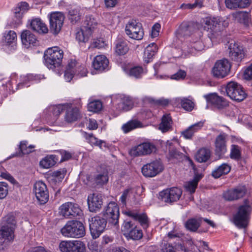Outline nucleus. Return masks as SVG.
I'll list each match as a JSON object with an SVG mask.
<instances>
[{
    "label": "nucleus",
    "mask_w": 252,
    "mask_h": 252,
    "mask_svg": "<svg viewBox=\"0 0 252 252\" xmlns=\"http://www.w3.org/2000/svg\"><path fill=\"white\" fill-rule=\"evenodd\" d=\"M231 170V167L227 163H223L213 170L212 175L215 178H218L222 175L228 174Z\"/></svg>",
    "instance_id": "f704fd0d"
},
{
    "label": "nucleus",
    "mask_w": 252,
    "mask_h": 252,
    "mask_svg": "<svg viewBox=\"0 0 252 252\" xmlns=\"http://www.w3.org/2000/svg\"><path fill=\"white\" fill-rule=\"evenodd\" d=\"M204 97L208 102L218 109H223L228 105V102L225 98L215 94L205 95Z\"/></svg>",
    "instance_id": "4be33fe9"
},
{
    "label": "nucleus",
    "mask_w": 252,
    "mask_h": 252,
    "mask_svg": "<svg viewBox=\"0 0 252 252\" xmlns=\"http://www.w3.org/2000/svg\"><path fill=\"white\" fill-rule=\"evenodd\" d=\"M126 32L130 38L136 40L141 39L144 35L141 24L134 20H132L126 24Z\"/></svg>",
    "instance_id": "ddd939ff"
},
{
    "label": "nucleus",
    "mask_w": 252,
    "mask_h": 252,
    "mask_svg": "<svg viewBox=\"0 0 252 252\" xmlns=\"http://www.w3.org/2000/svg\"><path fill=\"white\" fill-rule=\"evenodd\" d=\"M50 30L54 34H58L63 27L64 16L62 12H54L49 15Z\"/></svg>",
    "instance_id": "9b49d317"
},
{
    "label": "nucleus",
    "mask_w": 252,
    "mask_h": 252,
    "mask_svg": "<svg viewBox=\"0 0 252 252\" xmlns=\"http://www.w3.org/2000/svg\"><path fill=\"white\" fill-rule=\"evenodd\" d=\"M3 40L9 45L12 44L17 40V34L14 31H9L4 33Z\"/></svg>",
    "instance_id": "8fccbe9b"
},
{
    "label": "nucleus",
    "mask_w": 252,
    "mask_h": 252,
    "mask_svg": "<svg viewBox=\"0 0 252 252\" xmlns=\"http://www.w3.org/2000/svg\"><path fill=\"white\" fill-rule=\"evenodd\" d=\"M244 76L246 80L252 79V63L245 70Z\"/></svg>",
    "instance_id": "774afa93"
},
{
    "label": "nucleus",
    "mask_w": 252,
    "mask_h": 252,
    "mask_svg": "<svg viewBox=\"0 0 252 252\" xmlns=\"http://www.w3.org/2000/svg\"><path fill=\"white\" fill-rule=\"evenodd\" d=\"M81 117L79 109L76 107L70 106L66 108L64 115V120L68 123L77 121Z\"/></svg>",
    "instance_id": "5701e85b"
},
{
    "label": "nucleus",
    "mask_w": 252,
    "mask_h": 252,
    "mask_svg": "<svg viewBox=\"0 0 252 252\" xmlns=\"http://www.w3.org/2000/svg\"><path fill=\"white\" fill-rule=\"evenodd\" d=\"M233 19L245 26H248L250 21V14L246 11H237L232 13Z\"/></svg>",
    "instance_id": "c85d7f7f"
},
{
    "label": "nucleus",
    "mask_w": 252,
    "mask_h": 252,
    "mask_svg": "<svg viewBox=\"0 0 252 252\" xmlns=\"http://www.w3.org/2000/svg\"><path fill=\"white\" fill-rule=\"evenodd\" d=\"M141 170L144 176L153 177L162 171L163 166L160 160H156L144 165Z\"/></svg>",
    "instance_id": "2eb2a0df"
},
{
    "label": "nucleus",
    "mask_w": 252,
    "mask_h": 252,
    "mask_svg": "<svg viewBox=\"0 0 252 252\" xmlns=\"http://www.w3.org/2000/svg\"><path fill=\"white\" fill-rule=\"evenodd\" d=\"M1 225V226H7V227H12L13 228H15L16 221L14 215L11 214H9L3 217Z\"/></svg>",
    "instance_id": "ea45409f"
},
{
    "label": "nucleus",
    "mask_w": 252,
    "mask_h": 252,
    "mask_svg": "<svg viewBox=\"0 0 252 252\" xmlns=\"http://www.w3.org/2000/svg\"><path fill=\"white\" fill-rule=\"evenodd\" d=\"M66 173V170L65 168L60 169L59 170L55 171L53 172V176L57 178L59 181L63 179Z\"/></svg>",
    "instance_id": "052dcab7"
},
{
    "label": "nucleus",
    "mask_w": 252,
    "mask_h": 252,
    "mask_svg": "<svg viewBox=\"0 0 252 252\" xmlns=\"http://www.w3.org/2000/svg\"><path fill=\"white\" fill-rule=\"evenodd\" d=\"M102 216L109 223L116 225L118 223L119 218V208L116 203L110 202L106 208L102 212Z\"/></svg>",
    "instance_id": "1a4fd4ad"
},
{
    "label": "nucleus",
    "mask_w": 252,
    "mask_h": 252,
    "mask_svg": "<svg viewBox=\"0 0 252 252\" xmlns=\"http://www.w3.org/2000/svg\"><path fill=\"white\" fill-rule=\"evenodd\" d=\"M229 56L233 60L237 62L241 61L244 57V52L241 47H240L237 44L230 43L228 47Z\"/></svg>",
    "instance_id": "412c9836"
},
{
    "label": "nucleus",
    "mask_w": 252,
    "mask_h": 252,
    "mask_svg": "<svg viewBox=\"0 0 252 252\" xmlns=\"http://www.w3.org/2000/svg\"><path fill=\"white\" fill-rule=\"evenodd\" d=\"M160 25L158 23H156L154 25L152 29L151 36L153 38L156 37L159 34Z\"/></svg>",
    "instance_id": "0e129e2a"
},
{
    "label": "nucleus",
    "mask_w": 252,
    "mask_h": 252,
    "mask_svg": "<svg viewBox=\"0 0 252 252\" xmlns=\"http://www.w3.org/2000/svg\"><path fill=\"white\" fill-rule=\"evenodd\" d=\"M194 31V27L192 23H182L178 31V33L180 36H189Z\"/></svg>",
    "instance_id": "2f4dec72"
},
{
    "label": "nucleus",
    "mask_w": 252,
    "mask_h": 252,
    "mask_svg": "<svg viewBox=\"0 0 252 252\" xmlns=\"http://www.w3.org/2000/svg\"><path fill=\"white\" fill-rule=\"evenodd\" d=\"M141 123L137 120H131L124 124L122 126V129L125 133H127L130 131L141 127Z\"/></svg>",
    "instance_id": "79ce46f5"
},
{
    "label": "nucleus",
    "mask_w": 252,
    "mask_h": 252,
    "mask_svg": "<svg viewBox=\"0 0 252 252\" xmlns=\"http://www.w3.org/2000/svg\"><path fill=\"white\" fill-rule=\"evenodd\" d=\"M125 214L139 222L143 228H147L148 226V218L145 214H140L136 211H128L126 212Z\"/></svg>",
    "instance_id": "393cba45"
},
{
    "label": "nucleus",
    "mask_w": 252,
    "mask_h": 252,
    "mask_svg": "<svg viewBox=\"0 0 252 252\" xmlns=\"http://www.w3.org/2000/svg\"><path fill=\"white\" fill-rule=\"evenodd\" d=\"M169 154L170 158H171L180 159L183 157V154L178 151L176 149L171 147V144L169 145Z\"/></svg>",
    "instance_id": "13d9d810"
},
{
    "label": "nucleus",
    "mask_w": 252,
    "mask_h": 252,
    "mask_svg": "<svg viewBox=\"0 0 252 252\" xmlns=\"http://www.w3.org/2000/svg\"><path fill=\"white\" fill-rule=\"evenodd\" d=\"M172 119L169 114H166L162 116L161 121L159 125V129L162 132H166L172 127Z\"/></svg>",
    "instance_id": "72a5a7b5"
},
{
    "label": "nucleus",
    "mask_w": 252,
    "mask_h": 252,
    "mask_svg": "<svg viewBox=\"0 0 252 252\" xmlns=\"http://www.w3.org/2000/svg\"><path fill=\"white\" fill-rule=\"evenodd\" d=\"M203 126V123L202 122H198L191 125L188 129L182 132V135L186 139H191L194 132L199 130Z\"/></svg>",
    "instance_id": "7c9ffc66"
},
{
    "label": "nucleus",
    "mask_w": 252,
    "mask_h": 252,
    "mask_svg": "<svg viewBox=\"0 0 252 252\" xmlns=\"http://www.w3.org/2000/svg\"><path fill=\"white\" fill-rule=\"evenodd\" d=\"M227 137V134L221 132L216 138L215 141V153L220 157L223 155L226 152Z\"/></svg>",
    "instance_id": "aec40b11"
},
{
    "label": "nucleus",
    "mask_w": 252,
    "mask_h": 252,
    "mask_svg": "<svg viewBox=\"0 0 252 252\" xmlns=\"http://www.w3.org/2000/svg\"><path fill=\"white\" fill-rule=\"evenodd\" d=\"M225 4L226 7L230 9L238 8L237 0H225Z\"/></svg>",
    "instance_id": "e2e57ef3"
},
{
    "label": "nucleus",
    "mask_w": 252,
    "mask_h": 252,
    "mask_svg": "<svg viewBox=\"0 0 252 252\" xmlns=\"http://www.w3.org/2000/svg\"><path fill=\"white\" fill-rule=\"evenodd\" d=\"M84 136L88 140V142L92 145L98 146L100 148H102L103 145L104 146H105V142L102 140L99 141L97 138L94 136L93 133H87V132H85Z\"/></svg>",
    "instance_id": "a18cd8bd"
},
{
    "label": "nucleus",
    "mask_w": 252,
    "mask_h": 252,
    "mask_svg": "<svg viewBox=\"0 0 252 252\" xmlns=\"http://www.w3.org/2000/svg\"><path fill=\"white\" fill-rule=\"evenodd\" d=\"M247 192V189L245 185L238 186L227 190L223 193L224 198L228 201L237 200L244 197Z\"/></svg>",
    "instance_id": "4468645a"
},
{
    "label": "nucleus",
    "mask_w": 252,
    "mask_h": 252,
    "mask_svg": "<svg viewBox=\"0 0 252 252\" xmlns=\"http://www.w3.org/2000/svg\"><path fill=\"white\" fill-rule=\"evenodd\" d=\"M230 158L236 161L242 158L241 148L237 145H232L230 154Z\"/></svg>",
    "instance_id": "c03bdc74"
},
{
    "label": "nucleus",
    "mask_w": 252,
    "mask_h": 252,
    "mask_svg": "<svg viewBox=\"0 0 252 252\" xmlns=\"http://www.w3.org/2000/svg\"><path fill=\"white\" fill-rule=\"evenodd\" d=\"M108 64L109 61L106 56L99 55L95 57L93 64L95 69L102 71L108 66Z\"/></svg>",
    "instance_id": "cd10ccee"
},
{
    "label": "nucleus",
    "mask_w": 252,
    "mask_h": 252,
    "mask_svg": "<svg viewBox=\"0 0 252 252\" xmlns=\"http://www.w3.org/2000/svg\"><path fill=\"white\" fill-rule=\"evenodd\" d=\"M181 104L183 109L185 110L190 111L194 108V103L190 100L184 98L181 100Z\"/></svg>",
    "instance_id": "864d4df0"
},
{
    "label": "nucleus",
    "mask_w": 252,
    "mask_h": 252,
    "mask_svg": "<svg viewBox=\"0 0 252 252\" xmlns=\"http://www.w3.org/2000/svg\"><path fill=\"white\" fill-rule=\"evenodd\" d=\"M90 35L88 34V32H86V30L83 29L77 32L76 38L79 42H85L88 41Z\"/></svg>",
    "instance_id": "5fc2aeb1"
},
{
    "label": "nucleus",
    "mask_w": 252,
    "mask_h": 252,
    "mask_svg": "<svg viewBox=\"0 0 252 252\" xmlns=\"http://www.w3.org/2000/svg\"><path fill=\"white\" fill-rule=\"evenodd\" d=\"M63 52L58 47L48 48L44 53L45 65L54 70L61 66L63 58Z\"/></svg>",
    "instance_id": "f257e3e1"
},
{
    "label": "nucleus",
    "mask_w": 252,
    "mask_h": 252,
    "mask_svg": "<svg viewBox=\"0 0 252 252\" xmlns=\"http://www.w3.org/2000/svg\"><path fill=\"white\" fill-rule=\"evenodd\" d=\"M68 18L72 23L74 24L80 19L79 8H70L68 11Z\"/></svg>",
    "instance_id": "49530a36"
},
{
    "label": "nucleus",
    "mask_w": 252,
    "mask_h": 252,
    "mask_svg": "<svg viewBox=\"0 0 252 252\" xmlns=\"http://www.w3.org/2000/svg\"><path fill=\"white\" fill-rule=\"evenodd\" d=\"M136 225L130 220H126L122 225V231L124 232L126 236L130 231L132 230Z\"/></svg>",
    "instance_id": "3c124183"
},
{
    "label": "nucleus",
    "mask_w": 252,
    "mask_h": 252,
    "mask_svg": "<svg viewBox=\"0 0 252 252\" xmlns=\"http://www.w3.org/2000/svg\"><path fill=\"white\" fill-rule=\"evenodd\" d=\"M90 223L91 234L93 238H98L104 231L107 224L106 219L95 216L91 219Z\"/></svg>",
    "instance_id": "39448f33"
},
{
    "label": "nucleus",
    "mask_w": 252,
    "mask_h": 252,
    "mask_svg": "<svg viewBox=\"0 0 252 252\" xmlns=\"http://www.w3.org/2000/svg\"><path fill=\"white\" fill-rule=\"evenodd\" d=\"M204 28L208 32V35L211 39L217 38L220 36V22L216 18H206Z\"/></svg>",
    "instance_id": "6e6552de"
},
{
    "label": "nucleus",
    "mask_w": 252,
    "mask_h": 252,
    "mask_svg": "<svg viewBox=\"0 0 252 252\" xmlns=\"http://www.w3.org/2000/svg\"><path fill=\"white\" fill-rule=\"evenodd\" d=\"M62 252H86L85 244L81 241H63L59 245Z\"/></svg>",
    "instance_id": "9d476101"
},
{
    "label": "nucleus",
    "mask_w": 252,
    "mask_h": 252,
    "mask_svg": "<svg viewBox=\"0 0 252 252\" xmlns=\"http://www.w3.org/2000/svg\"><path fill=\"white\" fill-rule=\"evenodd\" d=\"M61 233L65 237L81 238L85 234L83 223L77 220L68 221L61 229Z\"/></svg>",
    "instance_id": "7ed1b4c3"
},
{
    "label": "nucleus",
    "mask_w": 252,
    "mask_h": 252,
    "mask_svg": "<svg viewBox=\"0 0 252 252\" xmlns=\"http://www.w3.org/2000/svg\"><path fill=\"white\" fill-rule=\"evenodd\" d=\"M186 76V72L182 70H180L172 76L171 78L175 80L183 79Z\"/></svg>",
    "instance_id": "338daca9"
},
{
    "label": "nucleus",
    "mask_w": 252,
    "mask_h": 252,
    "mask_svg": "<svg viewBox=\"0 0 252 252\" xmlns=\"http://www.w3.org/2000/svg\"><path fill=\"white\" fill-rule=\"evenodd\" d=\"M61 214L66 218L80 217L82 214V211L80 206L76 204L68 202L63 204L60 208Z\"/></svg>",
    "instance_id": "0eeeda50"
},
{
    "label": "nucleus",
    "mask_w": 252,
    "mask_h": 252,
    "mask_svg": "<svg viewBox=\"0 0 252 252\" xmlns=\"http://www.w3.org/2000/svg\"><path fill=\"white\" fill-rule=\"evenodd\" d=\"M133 102L128 97H124L118 104L117 109L120 111H127L133 107Z\"/></svg>",
    "instance_id": "473e14b6"
},
{
    "label": "nucleus",
    "mask_w": 252,
    "mask_h": 252,
    "mask_svg": "<svg viewBox=\"0 0 252 252\" xmlns=\"http://www.w3.org/2000/svg\"><path fill=\"white\" fill-rule=\"evenodd\" d=\"M224 89L228 96L231 99L238 102L243 101L247 95L242 86L236 82H229Z\"/></svg>",
    "instance_id": "20e7f679"
},
{
    "label": "nucleus",
    "mask_w": 252,
    "mask_h": 252,
    "mask_svg": "<svg viewBox=\"0 0 252 252\" xmlns=\"http://www.w3.org/2000/svg\"><path fill=\"white\" fill-rule=\"evenodd\" d=\"M102 108V104L99 100H94L90 102L88 105V110L91 112L97 113Z\"/></svg>",
    "instance_id": "09e8293b"
},
{
    "label": "nucleus",
    "mask_w": 252,
    "mask_h": 252,
    "mask_svg": "<svg viewBox=\"0 0 252 252\" xmlns=\"http://www.w3.org/2000/svg\"><path fill=\"white\" fill-rule=\"evenodd\" d=\"M97 22L95 19L91 16H87L84 21V29L88 32V34H91L92 32L97 25Z\"/></svg>",
    "instance_id": "58836bf2"
},
{
    "label": "nucleus",
    "mask_w": 252,
    "mask_h": 252,
    "mask_svg": "<svg viewBox=\"0 0 252 252\" xmlns=\"http://www.w3.org/2000/svg\"><path fill=\"white\" fill-rule=\"evenodd\" d=\"M21 38L23 44L27 48L31 45H34L37 41L35 35L29 30H27L21 33Z\"/></svg>",
    "instance_id": "a878e982"
},
{
    "label": "nucleus",
    "mask_w": 252,
    "mask_h": 252,
    "mask_svg": "<svg viewBox=\"0 0 252 252\" xmlns=\"http://www.w3.org/2000/svg\"><path fill=\"white\" fill-rule=\"evenodd\" d=\"M252 208L248 199H245L244 204L240 206L238 211L234 216V222L239 228H245L248 224V221Z\"/></svg>",
    "instance_id": "f03ea898"
},
{
    "label": "nucleus",
    "mask_w": 252,
    "mask_h": 252,
    "mask_svg": "<svg viewBox=\"0 0 252 252\" xmlns=\"http://www.w3.org/2000/svg\"><path fill=\"white\" fill-rule=\"evenodd\" d=\"M126 236L132 240H138L142 238L143 232L142 230L138 229L137 226H135L129 233L126 234Z\"/></svg>",
    "instance_id": "de8ad7c7"
},
{
    "label": "nucleus",
    "mask_w": 252,
    "mask_h": 252,
    "mask_svg": "<svg viewBox=\"0 0 252 252\" xmlns=\"http://www.w3.org/2000/svg\"><path fill=\"white\" fill-rule=\"evenodd\" d=\"M29 4L26 2H22L17 4L14 9L15 24L17 25L21 24L23 14L28 9Z\"/></svg>",
    "instance_id": "b1692460"
},
{
    "label": "nucleus",
    "mask_w": 252,
    "mask_h": 252,
    "mask_svg": "<svg viewBox=\"0 0 252 252\" xmlns=\"http://www.w3.org/2000/svg\"><path fill=\"white\" fill-rule=\"evenodd\" d=\"M157 51L158 47L155 43H153L149 45L144 51L143 56L144 62L146 63H150Z\"/></svg>",
    "instance_id": "c756f323"
},
{
    "label": "nucleus",
    "mask_w": 252,
    "mask_h": 252,
    "mask_svg": "<svg viewBox=\"0 0 252 252\" xmlns=\"http://www.w3.org/2000/svg\"><path fill=\"white\" fill-rule=\"evenodd\" d=\"M12 227L1 226L0 229V249L3 250L14 238V230Z\"/></svg>",
    "instance_id": "a211bd4d"
},
{
    "label": "nucleus",
    "mask_w": 252,
    "mask_h": 252,
    "mask_svg": "<svg viewBox=\"0 0 252 252\" xmlns=\"http://www.w3.org/2000/svg\"><path fill=\"white\" fill-rule=\"evenodd\" d=\"M202 218L189 219L185 223L186 228L192 232H195L200 225Z\"/></svg>",
    "instance_id": "4c0bfd02"
},
{
    "label": "nucleus",
    "mask_w": 252,
    "mask_h": 252,
    "mask_svg": "<svg viewBox=\"0 0 252 252\" xmlns=\"http://www.w3.org/2000/svg\"><path fill=\"white\" fill-rule=\"evenodd\" d=\"M8 194V185L6 183L0 182V199L4 198Z\"/></svg>",
    "instance_id": "bf43d9fd"
},
{
    "label": "nucleus",
    "mask_w": 252,
    "mask_h": 252,
    "mask_svg": "<svg viewBox=\"0 0 252 252\" xmlns=\"http://www.w3.org/2000/svg\"><path fill=\"white\" fill-rule=\"evenodd\" d=\"M146 100L150 103L157 105L166 106L169 103V100L164 98L156 100L151 97H148Z\"/></svg>",
    "instance_id": "6e6d98bb"
},
{
    "label": "nucleus",
    "mask_w": 252,
    "mask_h": 252,
    "mask_svg": "<svg viewBox=\"0 0 252 252\" xmlns=\"http://www.w3.org/2000/svg\"><path fill=\"white\" fill-rule=\"evenodd\" d=\"M30 27L32 30L39 33H46L48 32L46 25L39 18L32 19L30 23Z\"/></svg>",
    "instance_id": "bb28decb"
},
{
    "label": "nucleus",
    "mask_w": 252,
    "mask_h": 252,
    "mask_svg": "<svg viewBox=\"0 0 252 252\" xmlns=\"http://www.w3.org/2000/svg\"><path fill=\"white\" fill-rule=\"evenodd\" d=\"M231 65L229 61L223 59L215 63L212 70L213 74L215 77L222 78L228 74Z\"/></svg>",
    "instance_id": "f8f14e48"
},
{
    "label": "nucleus",
    "mask_w": 252,
    "mask_h": 252,
    "mask_svg": "<svg viewBox=\"0 0 252 252\" xmlns=\"http://www.w3.org/2000/svg\"><path fill=\"white\" fill-rule=\"evenodd\" d=\"M200 178V176H196L192 181L186 182L184 185L186 191H189L190 193H194Z\"/></svg>",
    "instance_id": "a19ab883"
},
{
    "label": "nucleus",
    "mask_w": 252,
    "mask_h": 252,
    "mask_svg": "<svg viewBox=\"0 0 252 252\" xmlns=\"http://www.w3.org/2000/svg\"><path fill=\"white\" fill-rule=\"evenodd\" d=\"M108 179L107 171L104 170L95 176L94 181L97 185H103L108 182Z\"/></svg>",
    "instance_id": "37998d69"
},
{
    "label": "nucleus",
    "mask_w": 252,
    "mask_h": 252,
    "mask_svg": "<svg viewBox=\"0 0 252 252\" xmlns=\"http://www.w3.org/2000/svg\"><path fill=\"white\" fill-rule=\"evenodd\" d=\"M36 197L41 204L46 203L49 199V192L46 184L42 181L36 182L33 187Z\"/></svg>",
    "instance_id": "f3484780"
},
{
    "label": "nucleus",
    "mask_w": 252,
    "mask_h": 252,
    "mask_svg": "<svg viewBox=\"0 0 252 252\" xmlns=\"http://www.w3.org/2000/svg\"><path fill=\"white\" fill-rule=\"evenodd\" d=\"M156 148L150 143H143L132 148L129 152L131 156L135 157L151 154L155 152Z\"/></svg>",
    "instance_id": "dca6fc26"
},
{
    "label": "nucleus",
    "mask_w": 252,
    "mask_h": 252,
    "mask_svg": "<svg viewBox=\"0 0 252 252\" xmlns=\"http://www.w3.org/2000/svg\"><path fill=\"white\" fill-rule=\"evenodd\" d=\"M211 156L210 150L206 148H201L199 150L195 155V159L199 162L207 161Z\"/></svg>",
    "instance_id": "e433bc0d"
},
{
    "label": "nucleus",
    "mask_w": 252,
    "mask_h": 252,
    "mask_svg": "<svg viewBox=\"0 0 252 252\" xmlns=\"http://www.w3.org/2000/svg\"><path fill=\"white\" fill-rule=\"evenodd\" d=\"M89 210L91 212L96 213L99 211L103 204V198L101 194L92 193L89 195L87 199Z\"/></svg>",
    "instance_id": "6ab92c4d"
},
{
    "label": "nucleus",
    "mask_w": 252,
    "mask_h": 252,
    "mask_svg": "<svg viewBox=\"0 0 252 252\" xmlns=\"http://www.w3.org/2000/svg\"><path fill=\"white\" fill-rule=\"evenodd\" d=\"M74 71L75 74L80 75L81 77L86 76L87 73V69L85 68V66L80 63L78 64L77 68L75 69Z\"/></svg>",
    "instance_id": "680f3d73"
},
{
    "label": "nucleus",
    "mask_w": 252,
    "mask_h": 252,
    "mask_svg": "<svg viewBox=\"0 0 252 252\" xmlns=\"http://www.w3.org/2000/svg\"><path fill=\"white\" fill-rule=\"evenodd\" d=\"M182 194V191L180 189L173 187L160 191L158 198L165 203L171 204L179 200Z\"/></svg>",
    "instance_id": "423d86ee"
},
{
    "label": "nucleus",
    "mask_w": 252,
    "mask_h": 252,
    "mask_svg": "<svg viewBox=\"0 0 252 252\" xmlns=\"http://www.w3.org/2000/svg\"><path fill=\"white\" fill-rule=\"evenodd\" d=\"M19 148L23 155L29 154L32 152L31 150L28 149L27 142L26 141L21 142Z\"/></svg>",
    "instance_id": "69168bd1"
},
{
    "label": "nucleus",
    "mask_w": 252,
    "mask_h": 252,
    "mask_svg": "<svg viewBox=\"0 0 252 252\" xmlns=\"http://www.w3.org/2000/svg\"><path fill=\"white\" fill-rule=\"evenodd\" d=\"M55 161L52 157H46L40 161V165L44 168H49L54 165Z\"/></svg>",
    "instance_id": "603ef678"
},
{
    "label": "nucleus",
    "mask_w": 252,
    "mask_h": 252,
    "mask_svg": "<svg viewBox=\"0 0 252 252\" xmlns=\"http://www.w3.org/2000/svg\"><path fill=\"white\" fill-rule=\"evenodd\" d=\"M129 50L127 43L123 39H118L115 46V52L118 55H124Z\"/></svg>",
    "instance_id": "c9c22d12"
},
{
    "label": "nucleus",
    "mask_w": 252,
    "mask_h": 252,
    "mask_svg": "<svg viewBox=\"0 0 252 252\" xmlns=\"http://www.w3.org/2000/svg\"><path fill=\"white\" fill-rule=\"evenodd\" d=\"M143 68L141 66H135L130 69L128 75L135 78H139L143 73Z\"/></svg>",
    "instance_id": "4d7b16f0"
}]
</instances>
